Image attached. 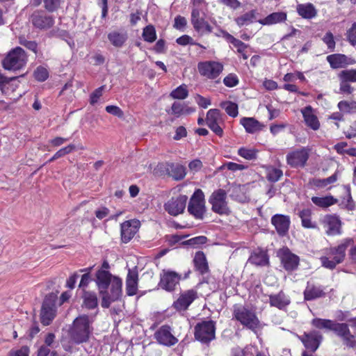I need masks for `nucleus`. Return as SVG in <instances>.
I'll list each match as a JSON object with an SVG mask.
<instances>
[{"mask_svg":"<svg viewBox=\"0 0 356 356\" xmlns=\"http://www.w3.org/2000/svg\"><path fill=\"white\" fill-rule=\"evenodd\" d=\"M92 269V267H88L79 270V272L84 273V274L81 276V279L79 284V287L82 289V292H83V290H86V288L88 287V284L92 281L90 276V272Z\"/></svg>","mask_w":356,"mask_h":356,"instance_id":"46","label":"nucleus"},{"mask_svg":"<svg viewBox=\"0 0 356 356\" xmlns=\"http://www.w3.org/2000/svg\"><path fill=\"white\" fill-rule=\"evenodd\" d=\"M347 39L352 45H356V22L347 31Z\"/></svg>","mask_w":356,"mask_h":356,"instance_id":"61","label":"nucleus"},{"mask_svg":"<svg viewBox=\"0 0 356 356\" xmlns=\"http://www.w3.org/2000/svg\"><path fill=\"white\" fill-rule=\"evenodd\" d=\"M223 36L225 38L230 42L233 46L236 48L237 51L238 53H243L245 51V49L248 47V45L241 41L238 39L235 38L233 35L229 34V33L226 31H222Z\"/></svg>","mask_w":356,"mask_h":356,"instance_id":"44","label":"nucleus"},{"mask_svg":"<svg viewBox=\"0 0 356 356\" xmlns=\"http://www.w3.org/2000/svg\"><path fill=\"white\" fill-rule=\"evenodd\" d=\"M308 157H286L287 163L293 168H303Z\"/></svg>","mask_w":356,"mask_h":356,"instance_id":"54","label":"nucleus"},{"mask_svg":"<svg viewBox=\"0 0 356 356\" xmlns=\"http://www.w3.org/2000/svg\"><path fill=\"white\" fill-rule=\"evenodd\" d=\"M277 257L280 258L282 267L285 270L291 272L298 269L300 258L288 248L280 249L277 252Z\"/></svg>","mask_w":356,"mask_h":356,"instance_id":"11","label":"nucleus"},{"mask_svg":"<svg viewBox=\"0 0 356 356\" xmlns=\"http://www.w3.org/2000/svg\"><path fill=\"white\" fill-rule=\"evenodd\" d=\"M186 174V168L184 165L179 163H170L168 177L179 181L183 179Z\"/></svg>","mask_w":356,"mask_h":356,"instance_id":"38","label":"nucleus"},{"mask_svg":"<svg viewBox=\"0 0 356 356\" xmlns=\"http://www.w3.org/2000/svg\"><path fill=\"white\" fill-rule=\"evenodd\" d=\"M206 211L204 194L201 189H196L189 200L188 212L196 220H202Z\"/></svg>","mask_w":356,"mask_h":356,"instance_id":"8","label":"nucleus"},{"mask_svg":"<svg viewBox=\"0 0 356 356\" xmlns=\"http://www.w3.org/2000/svg\"><path fill=\"white\" fill-rule=\"evenodd\" d=\"M283 176L282 170L272 165L266 167V177L267 180L272 183L278 181Z\"/></svg>","mask_w":356,"mask_h":356,"instance_id":"43","label":"nucleus"},{"mask_svg":"<svg viewBox=\"0 0 356 356\" xmlns=\"http://www.w3.org/2000/svg\"><path fill=\"white\" fill-rule=\"evenodd\" d=\"M31 22L34 27L39 29H48L53 26L54 19L43 10H35L31 16Z\"/></svg>","mask_w":356,"mask_h":356,"instance_id":"17","label":"nucleus"},{"mask_svg":"<svg viewBox=\"0 0 356 356\" xmlns=\"http://www.w3.org/2000/svg\"><path fill=\"white\" fill-rule=\"evenodd\" d=\"M105 86H102L98 88H97L91 95L90 97V103L92 105L96 104L99 99L102 96L103 90Z\"/></svg>","mask_w":356,"mask_h":356,"instance_id":"63","label":"nucleus"},{"mask_svg":"<svg viewBox=\"0 0 356 356\" xmlns=\"http://www.w3.org/2000/svg\"><path fill=\"white\" fill-rule=\"evenodd\" d=\"M353 243L354 241L353 238H346L343 239L337 246L328 248L326 254L333 257L330 259L327 256L321 257V266L330 270L334 269L338 264H341L344 261L347 248L353 245Z\"/></svg>","mask_w":356,"mask_h":356,"instance_id":"3","label":"nucleus"},{"mask_svg":"<svg viewBox=\"0 0 356 356\" xmlns=\"http://www.w3.org/2000/svg\"><path fill=\"white\" fill-rule=\"evenodd\" d=\"M311 324L313 327L318 330H324L325 331H332L335 334L337 332H339V330L341 323H338L335 321L315 318H313Z\"/></svg>","mask_w":356,"mask_h":356,"instance_id":"23","label":"nucleus"},{"mask_svg":"<svg viewBox=\"0 0 356 356\" xmlns=\"http://www.w3.org/2000/svg\"><path fill=\"white\" fill-rule=\"evenodd\" d=\"M325 233L328 236H337L341 234V221L336 215H326L322 221Z\"/></svg>","mask_w":356,"mask_h":356,"instance_id":"19","label":"nucleus"},{"mask_svg":"<svg viewBox=\"0 0 356 356\" xmlns=\"http://www.w3.org/2000/svg\"><path fill=\"white\" fill-rule=\"evenodd\" d=\"M188 95V91L187 89V86L185 84H182L177 87L176 89L173 90L170 96L175 99H184Z\"/></svg>","mask_w":356,"mask_h":356,"instance_id":"49","label":"nucleus"},{"mask_svg":"<svg viewBox=\"0 0 356 356\" xmlns=\"http://www.w3.org/2000/svg\"><path fill=\"white\" fill-rule=\"evenodd\" d=\"M348 145L345 143H341L334 146V149L339 154H348V156H356V149L347 148Z\"/></svg>","mask_w":356,"mask_h":356,"instance_id":"51","label":"nucleus"},{"mask_svg":"<svg viewBox=\"0 0 356 356\" xmlns=\"http://www.w3.org/2000/svg\"><path fill=\"white\" fill-rule=\"evenodd\" d=\"M233 317L241 325L251 330H255L259 326V320L254 312L242 306L235 305L233 309Z\"/></svg>","mask_w":356,"mask_h":356,"instance_id":"6","label":"nucleus"},{"mask_svg":"<svg viewBox=\"0 0 356 356\" xmlns=\"http://www.w3.org/2000/svg\"><path fill=\"white\" fill-rule=\"evenodd\" d=\"M25 51L17 47L11 49L2 60V66L6 70L16 71L23 68L27 63Z\"/></svg>","mask_w":356,"mask_h":356,"instance_id":"5","label":"nucleus"},{"mask_svg":"<svg viewBox=\"0 0 356 356\" xmlns=\"http://www.w3.org/2000/svg\"><path fill=\"white\" fill-rule=\"evenodd\" d=\"M140 222L138 220H130L121 224V240L124 243H129L138 232Z\"/></svg>","mask_w":356,"mask_h":356,"instance_id":"18","label":"nucleus"},{"mask_svg":"<svg viewBox=\"0 0 356 356\" xmlns=\"http://www.w3.org/2000/svg\"><path fill=\"white\" fill-rule=\"evenodd\" d=\"M326 287L323 285H316L307 282L305 289L303 291L304 300L312 301L318 298H325L327 295Z\"/></svg>","mask_w":356,"mask_h":356,"instance_id":"20","label":"nucleus"},{"mask_svg":"<svg viewBox=\"0 0 356 356\" xmlns=\"http://www.w3.org/2000/svg\"><path fill=\"white\" fill-rule=\"evenodd\" d=\"M138 283V272L137 267L129 269L126 278V293L129 296H133L137 293Z\"/></svg>","mask_w":356,"mask_h":356,"instance_id":"26","label":"nucleus"},{"mask_svg":"<svg viewBox=\"0 0 356 356\" xmlns=\"http://www.w3.org/2000/svg\"><path fill=\"white\" fill-rule=\"evenodd\" d=\"M248 261L257 266H265L269 264V257L266 251L258 249L252 252Z\"/></svg>","mask_w":356,"mask_h":356,"instance_id":"32","label":"nucleus"},{"mask_svg":"<svg viewBox=\"0 0 356 356\" xmlns=\"http://www.w3.org/2000/svg\"><path fill=\"white\" fill-rule=\"evenodd\" d=\"M29 348L26 346H22L17 350H11L9 352L8 356H29Z\"/></svg>","mask_w":356,"mask_h":356,"instance_id":"64","label":"nucleus"},{"mask_svg":"<svg viewBox=\"0 0 356 356\" xmlns=\"http://www.w3.org/2000/svg\"><path fill=\"white\" fill-rule=\"evenodd\" d=\"M24 76H13L8 78L0 74V90L3 94H9L14 92L19 86V79L23 78Z\"/></svg>","mask_w":356,"mask_h":356,"instance_id":"28","label":"nucleus"},{"mask_svg":"<svg viewBox=\"0 0 356 356\" xmlns=\"http://www.w3.org/2000/svg\"><path fill=\"white\" fill-rule=\"evenodd\" d=\"M34 77L38 81H44L49 77L48 70L42 66H39L34 71Z\"/></svg>","mask_w":356,"mask_h":356,"instance_id":"57","label":"nucleus"},{"mask_svg":"<svg viewBox=\"0 0 356 356\" xmlns=\"http://www.w3.org/2000/svg\"><path fill=\"white\" fill-rule=\"evenodd\" d=\"M207 12L191 11V22L193 29L200 35H207L213 31V27L205 20Z\"/></svg>","mask_w":356,"mask_h":356,"instance_id":"12","label":"nucleus"},{"mask_svg":"<svg viewBox=\"0 0 356 356\" xmlns=\"http://www.w3.org/2000/svg\"><path fill=\"white\" fill-rule=\"evenodd\" d=\"M322 335L317 331L314 330L309 333H305L301 338L305 347L312 352H315L322 341Z\"/></svg>","mask_w":356,"mask_h":356,"instance_id":"22","label":"nucleus"},{"mask_svg":"<svg viewBox=\"0 0 356 356\" xmlns=\"http://www.w3.org/2000/svg\"><path fill=\"white\" fill-rule=\"evenodd\" d=\"M105 110L107 113L116 116L119 118H122L124 117L123 111L118 106L114 105H109L106 106Z\"/></svg>","mask_w":356,"mask_h":356,"instance_id":"60","label":"nucleus"},{"mask_svg":"<svg viewBox=\"0 0 356 356\" xmlns=\"http://www.w3.org/2000/svg\"><path fill=\"white\" fill-rule=\"evenodd\" d=\"M198 70L201 75L208 79H215L223 70V65L216 61H207L198 64Z\"/></svg>","mask_w":356,"mask_h":356,"instance_id":"16","label":"nucleus"},{"mask_svg":"<svg viewBox=\"0 0 356 356\" xmlns=\"http://www.w3.org/2000/svg\"><path fill=\"white\" fill-rule=\"evenodd\" d=\"M302 113L306 124L312 129L317 130L320 127V124L317 117L312 113V108L307 106Z\"/></svg>","mask_w":356,"mask_h":356,"instance_id":"37","label":"nucleus"},{"mask_svg":"<svg viewBox=\"0 0 356 356\" xmlns=\"http://www.w3.org/2000/svg\"><path fill=\"white\" fill-rule=\"evenodd\" d=\"M44 8L49 13L56 11L60 6L61 0H42Z\"/></svg>","mask_w":356,"mask_h":356,"instance_id":"56","label":"nucleus"},{"mask_svg":"<svg viewBox=\"0 0 356 356\" xmlns=\"http://www.w3.org/2000/svg\"><path fill=\"white\" fill-rule=\"evenodd\" d=\"M195 338L202 343H209L216 338V322L212 320L202 321L196 324Z\"/></svg>","mask_w":356,"mask_h":356,"instance_id":"9","label":"nucleus"},{"mask_svg":"<svg viewBox=\"0 0 356 356\" xmlns=\"http://www.w3.org/2000/svg\"><path fill=\"white\" fill-rule=\"evenodd\" d=\"M207 242V238L204 236H198L184 241L181 243L182 245H190L193 248H197L199 245H204Z\"/></svg>","mask_w":356,"mask_h":356,"instance_id":"50","label":"nucleus"},{"mask_svg":"<svg viewBox=\"0 0 356 356\" xmlns=\"http://www.w3.org/2000/svg\"><path fill=\"white\" fill-rule=\"evenodd\" d=\"M170 163H159L153 169V173L158 177L168 176Z\"/></svg>","mask_w":356,"mask_h":356,"instance_id":"52","label":"nucleus"},{"mask_svg":"<svg viewBox=\"0 0 356 356\" xmlns=\"http://www.w3.org/2000/svg\"><path fill=\"white\" fill-rule=\"evenodd\" d=\"M222 121L220 111L218 109H210L207 114V126L218 136H222L223 131L219 126V122Z\"/></svg>","mask_w":356,"mask_h":356,"instance_id":"24","label":"nucleus"},{"mask_svg":"<svg viewBox=\"0 0 356 356\" xmlns=\"http://www.w3.org/2000/svg\"><path fill=\"white\" fill-rule=\"evenodd\" d=\"M208 202L211 204V209L213 213L226 216L231 214L232 210L229 207L225 190L222 188L214 190L210 195Z\"/></svg>","mask_w":356,"mask_h":356,"instance_id":"4","label":"nucleus"},{"mask_svg":"<svg viewBox=\"0 0 356 356\" xmlns=\"http://www.w3.org/2000/svg\"><path fill=\"white\" fill-rule=\"evenodd\" d=\"M220 106L232 118L236 117L238 114V105L234 102L225 101L220 104Z\"/></svg>","mask_w":356,"mask_h":356,"instance_id":"48","label":"nucleus"},{"mask_svg":"<svg viewBox=\"0 0 356 356\" xmlns=\"http://www.w3.org/2000/svg\"><path fill=\"white\" fill-rule=\"evenodd\" d=\"M194 109L191 108H184V106L180 102H175L170 110H167V112L170 114L175 115L176 116H180L181 115L186 113H191L194 112Z\"/></svg>","mask_w":356,"mask_h":356,"instance_id":"45","label":"nucleus"},{"mask_svg":"<svg viewBox=\"0 0 356 356\" xmlns=\"http://www.w3.org/2000/svg\"><path fill=\"white\" fill-rule=\"evenodd\" d=\"M241 124L248 133L253 134L261 129V124L253 118H243Z\"/></svg>","mask_w":356,"mask_h":356,"instance_id":"40","label":"nucleus"},{"mask_svg":"<svg viewBox=\"0 0 356 356\" xmlns=\"http://www.w3.org/2000/svg\"><path fill=\"white\" fill-rule=\"evenodd\" d=\"M92 323L93 320L86 314L76 317L68 332L70 341L77 345L88 341L93 331Z\"/></svg>","mask_w":356,"mask_h":356,"instance_id":"2","label":"nucleus"},{"mask_svg":"<svg viewBox=\"0 0 356 356\" xmlns=\"http://www.w3.org/2000/svg\"><path fill=\"white\" fill-rule=\"evenodd\" d=\"M298 14L303 19H311L317 15V10L312 3H300L296 6Z\"/></svg>","mask_w":356,"mask_h":356,"instance_id":"33","label":"nucleus"},{"mask_svg":"<svg viewBox=\"0 0 356 356\" xmlns=\"http://www.w3.org/2000/svg\"><path fill=\"white\" fill-rule=\"evenodd\" d=\"M327 61L332 69L346 67L347 65L353 63L350 58L341 54H334L327 56Z\"/></svg>","mask_w":356,"mask_h":356,"instance_id":"30","label":"nucleus"},{"mask_svg":"<svg viewBox=\"0 0 356 356\" xmlns=\"http://www.w3.org/2000/svg\"><path fill=\"white\" fill-rule=\"evenodd\" d=\"M187 196L180 195L172 197L164 204L165 210L171 216H176L184 211L187 202Z\"/></svg>","mask_w":356,"mask_h":356,"instance_id":"14","label":"nucleus"},{"mask_svg":"<svg viewBox=\"0 0 356 356\" xmlns=\"http://www.w3.org/2000/svg\"><path fill=\"white\" fill-rule=\"evenodd\" d=\"M170 326L163 325L154 333V336L157 342L165 346H172L178 342V339L172 334Z\"/></svg>","mask_w":356,"mask_h":356,"instance_id":"15","label":"nucleus"},{"mask_svg":"<svg viewBox=\"0 0 356 356\" xmlns=\"http://www.w3.org/2000/svg\"><path fill=\"white\" fill-rule=\"evenodd\" d=\"M197 10L199 12L207 11V3L204 0H193L192 10Z\"/></svg>","mask_w":356,"mask_h":356,"instance_id":"59","label":"nucleus"},{"mask_svg":"<svg viewBox=\"0 0 356 356\" xmlns=\"http://www.w3.org/2000/svg\"><path fill=\"white\" fill-rule=\"evenodd\" d=\"M181 277L180 274L174 270L163 269L160 273L158 286L168 292H173L179 286Z\"/></svg>","mask_w":356,"mask_h":356,"instance_id":"10","label":"nucleus"},{"mask_svg":"<svg viewBox=\"0 0 356 356\" xmlns=\"http://www.w3.org/2000/svg\"><path fill=\"white\" fill-rule=\"evenodd\" d=\"M339 92L350 95L354 91L350 83H356V69L344 70L338 74Z\"/></svg>","mask_w":356,"mask_h":356,"instance_id":"13","label":"nucleus"},{"mask_svg":"<svg viewBox=\"0 0 356 356\" xmlns=\"http://www.w3.org/2000/svg\"><path fill=\"white\" fill-rule=\"evenodd\" d=\"M312 211L310 209H303L298 211V216L301 219V225L306 229H318L317 223L312 220Z\"/></svg>","mask_w":356,"mask_h":356,"instance_id":"35","label":"nucleus"},{"mask_svg":"<svg viewBox=\"0 0 356 356\" xmlns=\"http://www.w3.org/2000/svg\"><path fill=\"white\" fill-rule=\"evenodd\" d=\"M225 168H227L229 170H231L232 172H236L237 170H243L248 168V165L241 164V163H234V162H226L223 165H222L220 167H219V170H222Z\"/></svg>","mask_w":356,"mask_h":356,"instance_id":"55","label":"nucleus"},{"mask_svg":"<svg viewBox=\"0 0 356 356\" xmlns=\"http://www.w3.org/2000/svg\"><path fill=\"white\" fill-rule=\"evenodd\" d=\"M286 13L275 12L268 15L264 19H259L257 22L264 26H269L277 23L284 22L286 20Z\"/></svg>","mask_w":356,"mask_h":356,"instance_id":"34","label":"nucleus"},{"mask_svg":"<svg viewBox=\"0 0 356 356\" xmlns=\"http://www.w3.org/2000/svg\"><path fill=\"white\" fill-rule=\"evenodd\" d=\"M99 293L102 296L101 305L103 308H108L111 303L119 300L122 293V281L109 271L97 270L95 280Z\"/></svg>","mask_w":356,"mask_h":356,"instance_id":"1","label":"nucleus"},{"mask_svg":"<svg viewBox=\"0 0 356 356\" xmlns=\"http://www.w3.org/2000/svg\"><path fill=\"white\" fill-rule=\"evenodd\" d=\"M81 298L83 305L88 309H94L98 306L97 296L95 292L83 290Z\"/></svg>","mask_w":356,"mask_h":356,"instance_id":"36","label":"nucleus"},{"mask_svg":"<svg viewBox=\"0 0 356 356\" xmlns=\"http://www.w3.org/2000/svg\"><path fill=\"white\" fill-rule=\"evenodd\" d=\"M268 298L270 306L280 310H286L291 303L290 298L283 291H280L276 294H270Z\"/></svg>","mask_w":356,"mask_h":356,"instance_id":"27","label":"nucleus"},{"mask_svg":"<svg viewBox=\"0 0 356 356\" xmlns=\"http://www.w3.org/2000/svg\"><path fill=\"white\" fill-rule=\"evenodd\" d=\"M143 38L145 42L152 43L156 39V30L154 26L149 24L146 26L143 30Z\"/></svg>","mask_w":356,"mask_h":356,"instance_id":"47","label":"nucleus"},{"mask_svg":"<svg viewBox=\"0 0 356 356\" xmlns=\"http://www.w3.org/2000/svg\"><path fill=\"white\" fill-rule=\"evenodd\" d=\"M339 330L341 331L337 332L336 335L342 339L343 344L349 348L356 347L355 336L350 333L348 324L341 323Z\"/></svg>","mask_w":356,"mask_h":356,"instance_id":"31","label":"nucleus"},{"mask_svg":"<svg viewBox=\"0 0 356 356\" xmlns=\"http://www.w3.org/2000/svg\"><path fill=\"white\" fill-rule=\"evenodd\" d=\"M197 298L196 291L193 289L186 291L173 302L172 306L177 311H185Z\"/></svg>","mask_w":356,"mask_h":356,"instance_id":"21","label":"nucleus"},{"mask_svg":"<svg viewBox=\"0 0 356 356\" xmlns=\"http://www.w3.org/2000/svg\"><path fill=\"white\" fill-rule=\"evenodd\" d=\"M194 270L199 274L203 275L209 271L208 261L205 254L202 251L195 253L193 259Z\"/></svg>","mask_w":356,"mask_h":356,"instance_id":"29","label":"nucleus"},{"mask_svg":"<svg viewBox=\"0 0 356 356\" xmlns=\"http://www.w3.org/2000/svg\"><path fill=\"white\" fill-rule=\"evenodd\" d=\"M338 108L341 111L344 113L356 111V102L341 101L338 103Z\"/></svg>","mask_w":356,"mask_h":356,"instance_id":"53","label":"nucleus"},{"mask_svg":"<svg viewBox=\"0 0 356 356\" xmlns=\"http://www.w3.org/2000/svg\"><path fill=\"white\" fill-rule=\"evenodd\" d=\"M323 41L326 44L330 51H333L334 50L336 43L334 39V35L331 32H327L325 33L323 38Z\"/></svg>","mask_w":356,"mask_h":356,"instance_id":"58","label":"nucleus"},{"mask_svg":"<svg viewBox=\"0 0 356 356\" xmlns=\"http://www.w3.org/2000/svg\"><path fill=\"white\" fill-rule=\"evenodd\" d=\"M224 84L229 88L236 86L238 83V79L234 74H229L223 80Z\"/></svg>","mask_w":356,"mask_h":356,"instance_id":"62","label":"nucleus"},{"mask_svg":"<svg viewBox=\"0 0 356 356\" xmlns=\"http://www.w3.org/2000/svg\"><path fill=\"white\" fill-rule=\"evenodd\" d=\"M128 38L126 32L112 31L108 34V39L115 47H121Z\"/></svg>","mask_w":356,"mask_h":356,"instance_id":"39","label":"nucleus"},{"mask_svg":"<svg viewBox=\"0 0 356 356\" xmlns=\"http://www.w3.org/2000/svg\"><path fill=\"white\" fill-rule=\"evenodd\" d=\"M312 202L316 206L321 208L329 207L337 202V200L332 195H327L325 197H312Z\"/></svg>","mask_w":356,"mask_h":356,"instance_id":"42","label":"nucleus"},{"mask_svg":"<svg viewBox=\"0 0 356 356\" xmlns=\"http://www.w3.org/2000/svg\"><path fill=\"white\" fill-rule=\"evenodd\" d=\"M257 15V12L252 10L235 18L234 21L239 27L247 26L256 20Z\"/></svg>","mask_w":356,"mask_h":356,"instance_id":"41","label":"nucleus"},{"mask_svg":"<svg viewBox=\"0 0 356 356\" xmlns=\"http://www.w3.org/2000/svg\"><path fill=\"white\" fill-rule=\"evenodd\" d=\"M56 301L57 296L54 293H51L45 296L40 314V322L43 325H49L56 316Z\"/></svg>","mask_w":356,"mask_h":356,"instance_id":"7","label":"nucleus"},{"mask_svg":"<svg viewBox=\"0 0 356 356\" xmlns=\"http://www.w3.org/2000/svg\"><path fill=\"white\" fill-rule=\"evenodd\" d=\"M271 222L280 236H284L289 231L291 220L288 216L275 214L271 218Z\"/></svg>","mask_w":356,"mask_h":356,"instance_id":"25","label":"nucleus"}]
</instances>
